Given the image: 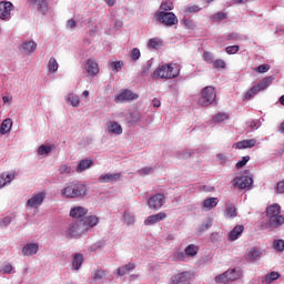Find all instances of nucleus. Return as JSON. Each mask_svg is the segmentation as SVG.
<instances>
[{
  "label": "nucleus",
  "mask_w": 284,
  "mask_h": 284,
  "mask_svg": "<svg viewBox=\"0 0 284 284\" xmlns=\"http://www.w3.org/2000/svg\"><path fill=\"white\" fill-rule=\"evenodd\" d=\"M60 194L64 199H83L88 194V186L79 181H73L65 184Z\"/></svg>",
  "instance_id": "nucleus-1"
},
{
  "label": "nucleus",
  "mask_w": 284,
  "mask_h": 284,
  "mask_svg": "<svg viewBox=\"0 0 284 284\" xmlns=\"http://www.w3.org/2000/svg\"><path fill=\"white\" fill-rule=\"evenodd\" d=\"M181 74V67L178 63L163 64L153 73L152 79H176Z\"/></svg>",
  "instance_id": "nucleus-2"
},
{
  "label": "nucleus",
  "mask_w": 284,
  "mask_h": 284,
  "mask_svg": "<svg viewBox=\"0 0 284 284\" xmlns=\"http://www.w3.org/2000/svg\"><path fill=\"white\" fill-rule=\"evenodd\" d=\"M266 216L271 227H281L284 224V216L281 215V205L273 204L266 209Z\"/></svg>",
  "instance_id": "nucleus-3"
},
{
  "label": "nucleus",
  "mask_w": 284,
  "mask_h": 284,
  "mask_svg": "<svg viewBox=\"0 0 284 284\" xmlns=\"http://www.w3.org/2000/svg\"><path fill=\"white\" fill-rule=\"evenodd\" d=\"M153 19L158 23L165 26V28H172V26L179 24V18L174 12L170 11H155Z\"/></svg>",
  "instance_id": "nucleus-4"
},
{
  "label": "nucleus",
  "mask_w": 284,
  "mask_h": 284,
  "mask_svg": "<svg viewBox=\"0 0 284 284\" xmlns=\"http://www.w3.org/2000/svg\"><path fill=\"white\" fill-rule=\"evenodd\" d=\"M216 101V89L214 87H205L202 92L201 97L197 100V105L202 108H207V105H212Z\"/></svg>",
  "instance_id": "nucleus-5"
},
{
  "label": "nucleus",
  "mask_w": 284,
  "mask_h": 284,
  "mask_svg": "<svg viewBox=\"0 0 284 284\" xmlns=\"http://www.w3.org/2000/svg\"><path fill=\"white\" fill-rule=\"evenodd\" d=\"M81 234H85L83 222H81V220L71 222L69 229L65 232L67 239H79Z\"/></svg>",
  "instance_id": "nucleus-6"
},
{
  "label": "nucleus",
  "mask_w": 284,
  "mask_h": 284,
  "mask_svg": "<svg viewBox=\"0 0 284 284\" xmlns=\"http://www.w3.org/2000/svg\"><path fill=\"white\" fill-rule=\"evenodd\" d=\"M47 196L48 193L45 191L34 193L31 197L28 199L26 207H29L30 210H39L41 205H43V201H45Z\"/></svg>",
  "instance_id": "nucleus-7"
},
{
  "label": "nucleus",
  "mask_w": 284,
  "mask_h": 284,
  "mask_svg": "<svg viewBox=\"0 0 284 284\" xmlns=\"http://www.w3.org/2000/svg\"><path fill=\"white\" fill-rule=\"evenodd\" d=\"M146 205L149 210L159 211L165 205V195L163 193H156L149 197Z\"/></svg>",
  "instance_id": "nucleus-8"
},
{
  "label": "nucleus",
  "mask_w": 284,
  "mask_h": 284,
  "mask_svg": "<svg viewBox=\"0 0 284 284\" xmlns=\"http://www.w3.org/2000/svg\"><path fill=\"white\" fill-rule=\"evenodd\" d=\"M136 99H139V94L132 92L131 90L124 89L120 91V93L115 94L114 102L125 103L130 101H136Z\"/></svg>",
  "instance_id": "nucleus-9"
},
{
  "label": "nucleus",
  "mask_w": 284,
  "mask_h": 284,
  "mask_svg": "<svg viewBox=\"0 0 284 284\" xmlns=\"http://www.w3.org/2000/svg\"><path fill=\"white\" fill-rule=\"evenodd\" d=\"M14 4L10 1H0V21H10Z\"/></svg>",
  "instance_id": "nucleus-10"
},
{
  "label": "nucleus",
  "mask_w": 284,
  "mask_h": 284,
  "mask_svg": "<svg viewBox=\"0 0 284 284\" xmlns=\"http://www.w3.org/2000/svg\"><path fill=\"white\" fill-rule=\"evenodd\" d=\"M252 183H254V180L252 179V176L248 175H240L234 178L233 180V185L235 187H239L240 190H247V187H250Z\"/></svg>",
  "instance_id": "nucleus-11"
},
{
  "label": "nucleus",
  "mask_w": 284,
  "mask_h": 284,
  "mask_svg": "<svg viewBox=\"0 0 284 284\" xmlns=\"http://www.w3.org/2000/svg\"><path fill=\"white\" fill-rule=\"evenodd\" d=\"M261 256H263V251L256 246L246 250L245 260L248 261V263H256V261H260Z\"/></svg>",
  "instance_id": "nucleus-12"
},
{
  "label": "nucleus",
  "mask_w": 284,
  "mask_h": 284,
  "mask_svg": "<svg viewBox=\"0 0 284 284\" xmlns=\"http://www.w3.org/2000/svg\"><path fill=\"white\" fill-rule=\"evenodd\" d=\"M192 278V273L190 272H182L171 277V284H190Z\"/></svg>",
  "instance_id": "nucleus-13"
},
{
  "label": "nucleus",
  "mask_w": 284,
  "mask_h": 284,
  "mask_svg": "<svg viewBox=\"0 0 284 284\" xmlns=\"http://www.w3.org/2000/svg\"><path fill=\"white\" fill-rule=\"evenodd\" d=\"M165 219H168V214L165 212H160L148 216L144 220V225H156V223H161V221H165Z\"/></svg>",
  "instance_id": "nucleus-14"
},
{
  "label": "nucleus",
  "mask_w": 284,
  "mask_h": 284,
  "mask_svg": "<svg viewBox=\"0 0 284 284\" xmlns=\"http://www.w3.org/2000/svg\"><path fill=\"white\" fill-rule=\"evenodd\" d=\"M80 222L82 223V227H84V232H88V230L99 225V217L97 215H89L83 220H80Z\"/></svg>",
  "instance_id": "nucleus-15"
},
{
  "label": "nucleus",
  "mask_w": 284,
  "mask_h": 284,
  "mask_svg": "<svg viewBox=\"0 0 284 284\" xmlns=\"http://www.w3.org/2000/svg\"><path fill=\"white\" fill-rule=\"evenodd\" d=\"M256 143H257L256 139L242 140L240 142L234 143L233 148L235 150H247V149L255 148Z\"/></svg>",
  "instance_id": "nucleus-16"
},
{
  "label": "nucleus",
  "mask_w": 284,
  "mask_h": 284,
  "mask_svg": "<svg viewBox=\"0 0 284 284\" xmlns=\"http://www.w3.org/2000/svg\"><path fill=\"white\" fill-rule=\"evenodd\" d=\"M243 232H245V226H234V229L227 234V241H230L231 243H233V241H239V239H241V236L243 235Z\"/></svg>",
  "instance_id": "nucleus-17"
},
{
  "label": "nucleus",
  "mask_w": 284,
  "mask_h": 284,
  "mask_svg": "<svg viewBox=\"0 0 284 284\" xmlns=\"http://www.w3.org/2000/svg\"><path fill=\"white\" fill-rule=\"evenodd\" d=\"M106 132L108 134H115V136H121V134H123V128L121 124H119V122L110 121L106 124Z\"/></svg>",
  "instance_id": "nucleus-18"
},
{
  "label": "nucleus",
  "mask_w": 284,
  "mask_h": 284,
  "mask_svg": "<svg viewBox=\"0 0 284 284\" xmlns=\"http://www.w3.org/2000/svg\"><path fill=\"white\" fill-rule=\"evenodd\" d=\"M134 270H136V263L129 262L128 264L118 267L115 274L116 276H125V274H130V272H134Z\"/></svg>",
  "instance_id": "nucleus-19"
},
{
  "label": "nucleus",
  "mask_w": 284,
  "mask_h": 284,
  "mask_svg": "<svg viewBox=\"0 0 284 284\" xmlns=\"http://www.w3.org/2000/svg\"><path fill=\"white\" fill-rule=\"evenodd\" d=\"M17 174L14 172H4L0 175V190L10 185L14 181Z\"/></svg>",
  "instance_id": "nucleus-20"
},
{
  "label": "nucleus",
  "mask_w": 284,
  "mask_h": 284,
  "mask_svg": "<svg viewBox=\"0 0 284 284\" xmlns=\"http://www.w3.org/2000/svg\"><path fill=\"white\" fill-rule=\"evenodd\" d=\"M121 179V173H103L99 176V183H113V181H119Z\"/></svg>",
  "instance_id": "nucleus-21"
},
{
  "label": "nucleus",
  "mask_w": 284,
  "mask_h": 284,
  "mask_svg": "<svg viewBox=\"0 0 284 284\" xmlns=\"http://www.w3.org/2000/svg\"><path fill=\"white\" fill-rule=\"evenodd\" d=\"M92 165H94V161H92L91 159L80 160L75 168V172L78 174H82V172H85V170H90Z\"/></svg>",
  "instance_id": "nucleus-22"
},
{
  "label": "nucleus",
  "mask_w": 284,
  "mask_h": 284,
  "mask_svg": "<svg viewBox=\"0 0 284 284\" xmlns=\"http://www.w3.org/2000/svg\"><path fill=\"white\" fill-rule=\"evenodd\" d=\"M39 252V243H28L22 247L23 256H34Z\"/></svg>",
  "instance_id": "nucleus-23"
},
{
  "label": "nucleus",
  "mask_w": 284,
  "mask_h": 284,
  "mask_svg": "<svg viewBox=\"0 0 284 284\" xmlns=\"http://www.w3.org/2000/svg\"><path fill=\"white\" fill-rule=\"evenodd\" d=\"M85 70L89 77H97L99 74V64L94 60H87Z\"/></svg>",
  "instance_id": "nucleus-24"
},
{
  "label": "nucleus",
  "mask_w": 284,
  "mask_h": 284,
  "mask_svg": "<svg viewBox=\"0 0 284 284\" xmlns=\"http://www.w3.org/2000/svg\"><path fill=\"white\" fill-rule=\"evenodd\" d=\"M219 205V197H207L202 202V210L204 212H210L211 210H214Z\"/></svg>",
  "instance_id": "nucleus-25"
},
{
  "label": "nucleus",
  "mask_w": 284,
  "mask_h": 284,
  "mask_svg": "<svg viewBox=\"0 0 284 284\" xmlns=\"http://www.w3.org/2000/svg\"><path fill=\"white\" fill-rule=\"evenodd\" d=\"M64 101L68 105H72V108H79L81 105V99L74 93L67 94Z\"/></svg>",
  "instance_id": "nucleus-26"
},
{
  "label": "nucleus",
  "mask_w": 284,
  "mask_h": 284,
  "mask_svg": "<svg viewBox=\"0 0 284 284\" xmlns=\"http://www.w3.org/2000/svg\"><path fill=\"white\" fill-rule=\"evenodd\" d=\"M85 214H88V209L83 206H75L70 210L71 219H81L82 216H85Z\"/></svg>",
  "instance_id": "nucleus-27"
},
{
  "label": "nucleus",
  "mask_w": 284,
  "mask_h": 284,
  "mask_svg": "<svg viewBox=\"0 0 284 284\" xmlns=\"http://www.w3.org/2000/svg\"><path fill=\"white\" fill-rule=\"evenodd\" d=\"M83 254L75 253L72 257V270L74 272H79V270H81V266L83 265Z\"/></svg>",
  "instance_id": "nucleus-28"
},
{
  "label": "nucleus",
  "mask_w": 284,
  "mask_h": 284,
  "mask_svg": "<svg viewBox=\"0 0 284 284\" xmlns=\"http://www.w3.org/2000/svg\"><path fill=\"white\" fill-rule=\"evenodd\" d=\"M225 219H236V206L232 204L231 202H226L225 204V212H224Z\"/></svg>",
  "instance_id": "nucleus-29"
},
{
  "label": "nucleus",
  "mask_w": 284,
  "mask_h": 284,
  "mask_svg": "<svg viewBox=\"0 0 284 284\" xmlns=\"http://www.w3.org/2000/svg\"><path fill=\"white\" fill-rule=\"evenodd\" d=\"M37 50V42L33 40L24 41L22 43V52L24 54H32Z\"/></svg>",
  "instance_id": "nucleus-30"
},
{
  "label": "nucleus",
  "mask_w": 284,
  "mask_h": 284,
  "mask_svg": "<svg viewBox=\"0 0 284 284\" xmlns=\"http://www.w3.org/2000/svg\"><path fill=\"white\" fill-rule=\"evenodd\" d=\"M30 3L39 10V12H48V1L47 0H30Z\"/></svg>",
  "instance_id": "nucleus-31"
},
{
  "label": "nucleus",
  "mask_w": 284,
  "mask_h": 284,
  "mask_svg": "<svg viewBox=\"0 0 284 284\" xmlns=\"http://www.w3.org/2000/svg\"><path fill=\"white\" fill-rule=\"evenodd\" d=\"M12 130V119L8 118L0 125V134H9Z\"/></svg>",
  "instance_id": "nucleus-32"
},
{
  "label": "nucleus",
  "mask_w": 284,
  "mask_h": 284,
  "mask_svg": "<svg viewBox=\"0 0 284 284\" xmlns=\"http://www.w3.org/2000/svg\"><path fill=\"white\" fill-rule=\"evenodd\" d=\"M278 278H281V273L273 271L264 276L263 284H272L274 281H278Z\"/></svg>",
  "instance_id": "nucleus-33"
},
{
  "label": "nucleus",
  "mask_w": 284,
  "mask_h": 284,
  "mask_svg": "<svg viewBox=\"0 0 284 284\" xmlns=\"http://www.w3.org/2000/svg\"><path fill=\"white\" fill-rule=\"evenodd\" d=\"M258 92H261V87H257L256 84L253 85L248 91L245 92V94H244L245 101H250V100L254 99V97H256V94H258Z\"/></svg>",
  "instance_id": "nucleus-34"
},
{
  "label": "nucleus",
  "mask_w": 284,
  "mask_h": 284,
  "mask_svg": "<svg viewBox=\"0 0 284 284\" xmlns=\"http://www.w3.org/2000/svg\"><path fill=\"white\" fill-rule=\"evenodd\" d=\"M226 276L230 281H237V278H241V268H229L226 271Z\"/></svg>",
  "instance_id": "nucleus-35"
},
{
  "label": "nucleus",
  "mask_w": 284,
  "mask_h": 284,
  "mask_svg": "<svg viewBox=\"0 0 284 284\" xmlns=\"http://www.w3.org/2000/svg\"><path fill=\"white\" fill-rule=\"evenodd\" d=\"M126 121L130 125H134L135 123H139L141 121V112L133 111L130 113V115L126 118Z\"/></svg>",
  "instance_id": "nucleus-36"
},
{
  "label": "nucleus",
  "mask_w": 284,
  "mask_h": 284,
  "mask_svg": "<svg viewBox=\"0 0 284 284\" xmlns=\"http://www.w3.org/2000/svg\"><path fill=\"white\" fill-rule=\"evenodd\" d=\"M122 219H123V222L125 223V225H132L136 221L134 213H132L130 211H124Z\"/></svg>",
  "instance_id": "nucleus-37"
},
{
  "label": "nucleus",
  "mask_w": 284,
  "mask_h": 284,
  "mask_svg": "<svg viewBox=\"0 0 284 284\" xmlns=\"http://www.w3.org/2000/svg\"><path fill=\"white\" fill-rule=\"evenodd\" d=\"M274 77H266L264 78L258 84H256L257 88H260V92L263 90H267V87L273 83Z\"/></svg>",
  "instance_id": "nucleus-38"
},
{
  "label": "nucleus",
  "mask_w": 284,
  "mask_h": 284,
  "mask_svg": "<svg viewBox=\"0 0 284 284\" xmlns=\"http://www.w3.org/2000/svg\"><path fill=\"white\" fill-rule=\"evenodd\" d=\"M171 10H174V3L166 0L161 2L160 10L158 12H170Z\"/></svg>",
  "instance_id": "nucleus-39"
},
{
  "label": "nucleus",
  "mask_w": 284,
  "mask_h": 284,
  "mask_svg": "<svg viewBox=\"0 0 284 284\" xmlns=\"http://www.w3.org/2000/svg\"><path fill=\"white\" fill-rule=\"evenodd\" d=\"M211 21H213L214 23L219 22V21H225V19H227V13L223 12V11H219L217 13H214L210 17Z\"/></svg>",
  "instance_id": "nucleus-40"
},
{
  "label": "nucleus",
  "mask_w": 284,
  "mask_h": 284,
  "mask_svg": "<svg viewBox=\"0 0 284 284\" xmlns=\"http://www.w3.org/2000/svg\"><path fill=\"white\" fill-rule=\"evenodd\" d=\"M149 50H159L161 48V40L158 38H152L148 42Z\"/></svg>",
  "instance_id": "nucleus-41"
},
{
  "label": "nucleus",
  "mask_w": 284,
  "mask_h": 284,
  "mask_svg": "<svg viewBox=\"0 0 284 284\" xmlns=\"http://www.w3.org/2000/svg\"><path fill=\"white\" fill-rule=\"evenodd\" d=\"M199 253V248L196 247V245L194 244H190L185 250H184V254L185 256H196V254Z\"/></svg>",
  "instance_id": "nucleus-42"
},
{
  "label": "nucleus",
  "mask_w": 284,
  "mask_h": 284,
  "mask_svg": "<svg viewBox=\"0 0 284 284\" xmlns=\"http://www.w3.org/2000/svg\"><path fill=\"white\" fill-rule=\"evenodd\" d=\"M230 119V114L225 112H220L213 118V123H223V121H227Z\"/></svg>",
  "instance_id": "nucleus-43"
},
{
  "label": "nucleus",
  "mask_w": 284,
  "mask_h": 284,
  "mask_svg": "<svg viewBox=\"0 0 284 284\" xmlns=\"http://www.w3.org/2000/svg\"><path fill=\"white\" fill-rule=\"evenodd\" d=\"M216 161L220 163V165H227L230 164V156H227L225 153H217Z\"/></svg>",
  "instance_id": "nucleus-44"
},
{
  "label": "nucleus",
  "mask_w": 284,
  "mask_h": 284,
  "mask_svg": "<svg viewBox=\"0 0 284 284\" xmlns=\"http://www.w3.org/2000/svg\"><path fill=\"white\" fill-rule=\"evenodd\" d=\"M50 152H52V146L42 144L38 148V156H48V154H50Z\"/></svg>",
  "instance_id": "nucleus-45"
},
{
  "label": "nucleus",
  "mask_w": 284,
  "mask_h": 284,
  "mask_svg": "<svg viewBox=\"0 0 284 284\" xmlns=\"http://www.w3.org/2000/svg\"><path fill=\"white\" fill-rule=\"evenodd\" d=\"M48 70L49 72H57V70H59V62H57L55 58H50L49 62H48Z\"/></svg>",
  "instance_id": "nucleus-46"
},
{
  "label": "nucleus",
  "mask_w": 284,
  "mask_h": 284,
  "mask_svg": "<svg viewBox=\"0 0 284 284\" xmlns=\"http://www.w3.org/2000/svg\"><path fill=\"white\" fill-rule=\"evenodd\" d=\"M247 130L248 132H254L255 130H258L261 128L262 123L261 120H253L251 122H247Z\"/></svg>",
  "instance_id": "nucleus-47"
},
{
  "label": "nucleus",
  "mask_w": 284,
  "mask_h": 284,
  "mask_svg": "<svg viewBox=\"0 0 284 284\" xmlns=\"http://www.w3.org/2000/svg\"><path fill=\"white\" fill-rule=\"evenodd\" d=\"M138 173L141 176H148L150 174H154V168L153 166H144L138 171Z\"/></svg>",
  "instance_id": "nucleus-48"
},
{
  "label": "nucleus",
  "mask_w": 284,
  "mask_h": 284,
  "mask_svg": "<svg viewBox=\"0 0 284 284\" xmlns=\"http://www.w3.org/2000/svg\"><path fill=\"white\" fill-rule=\"evenodd\" d=\"M108 276V271L105 270H95L93 273V278L95 281H101V278H105Z\"/></svg>",
  "instance_id": "nucleus-49"
},
{
  "label": "nucleus",
  "mask_w": 284,
  "mask_h": 284,
  "mask_svg": "<svg viewBox=\"0 0 284 284\" xmlns=\"http://www.w3.org/2000/svg\"><path fill=\"white\" fill-rule=\"evenodd\" d=\"M14 266H12L10 263L4 264L0 270V274H14Z\"/></svg>",
  "instance_id": "nucleus-50"
},
{
  "label": "nucleus",
  "mask_w": 284,
  "mask_h": 284,
  "mask_svg": "<svg viewBox=\"0 0 284 284\" xmlns=\"http://www.w3.org/2000/svg\"><path fill=\"white\" fill-rule=\"evenodd\" d=\"M215 283H217V284L230 283V278L227 277V273L224 272L223 274H220V275L215 276Z\"/></svg>",
  "instance_id": "nucleus-51"
},
{
  "label": "nucleus",
  "mask_w": 284,
  "mask_h": 284,
  "mask_svg": "<svg viewBox=\"0 0 284 284\" xmlns=\"http://www.w3.org/2000/svg\"><path fill=\"white\" fill-rule=\"evenodd\" d=\"M194 154L192 150H184L176 153V159H190Z\"/></svg>",
  "instance_id": "nucleus-52"
},
{
  "label": "nucleus",
  "mask_w": 284,
  "mask_h": 284,
  "mask_svg": "<svg viewBox=\"0 0 284 284\" xmlns=\"http://www.w3.org/2000/svg\"><path fill=\"white\" fill-rule=\"evenodd\" d=\"M58 172L59 174H72V166L70 164H62Z\"/></svg>",
  "instance_id": "nucleus-53"
},
{
  "label": "nucleus",
  "mask_w": 284,
  "mask_h": 284,
  "mask_svg": "<svg viewBox=\"0 0 284 284\" xmlns=\"http://www.w3.org/2000/svg\"><path fill=\"white\" fill-rule=\"evenodd\" d=\"M212 65H213V68H216L217 70H225V68H226L225 61L222 59L213 60Z\"/></svg>",
  "instance_id": "nucleus-54"
},
{
  "label": "nucleus",
  "mask_w": 284,
  "mask_h": 284,
  "mask_svg": "<svg viewBox=\"0 0 284 284\" xmlns=\"http://www.w3.org/2000/svg\"><path fill=\"white\" fill-rule=\"evenodd\" d=\"M203 61L206 63H214V54L210 51H204L203 52Z\"/></svg>",
  "instance_id": "nucleus-55"
},
{
  "label": "nucleus",
  "mask_w": 284,
  "mask_h": 284,
  "mask_svg": "<svg viewBox=\"0 0 284 284\" xmlns=\"http://www.w3.org/2000/svg\"><path fill=\"white\" fill-rule=\"evenodd\" d=\"M273 247H274V250H277V252H283L284 251V240H275L273 242Z\"/></svg>",
  "instance_id": "nucleus-56"
},
{
  "label": "nucleus",
  "mask_w": 284,
  "mask_h": 284,
  "mask_svg": "<svg viewBox=\"0 0 284 284\" xmlns=\"http://www.w3.org/2000/svg\"><path fill=\"white\" fill-rule=\"evenodd\" d=\"M184 12L186 14H192V12H201V7L193 4L184 8Z\"/></svg>",
  "instance_id": "nucleus-57"
},
{
  "label": "nucleus",
  "mask_w": 284,
  "mask_h": 284,
  "mask_svg": "<svg viewBox=\"0 0 284 284\" xmlns=\"http://www.w3.org/2000/svg\"><path fill=\"white\" fill-rule=\"evenodd\" d=\"M102 247H105V241H99L90 246L91 252H97V250H102Z\"/></svg>",
  "instance_id": "nucleus-58"
},
{
  "label": "nucleus",
  "mask_w": 284,
  "mask_h": 284,
  "mask_svg": "<svg viewBox=\"0 0 284 284\" xmlns=\"http://www.w3.org/2000/svg\"><path fill=\"white\" fill-rule=\"evenodd\" d=\"M186 255L183 251H175L173 254V261H185Z\"/></svg>",
  "instance_id": "nucleus-59"
},
{
  "label": "nucleus",
  "mask_w": 284,
  "mask_h": 284,
  "mask_svg": "<svg viewBox=\"0 0 284 284\" xmlns=\"http://www.w3.org/2000/svg\"><path fill=\"white\" fill-rule=\"evenodd\" d=\"M110 67L114 72H120V70L123 68V61L111 62Z\"/></svg>",
  "instance_id": "nucleus-60"
},
{
  "label": "nucleus",
  "mask_w": 284,
  "mask_h": 284,
  "mask_svg": "<svg viewBox=\"0 0 284 284\" xmlns=\"http://www.w3.org/2000/svg\"><path fill=\"white\" fill-rule=\"evenodd\" d=\"M239 50H241V47L235 44V45L226 47L225 52H226V54H236V52H239Z\"/></svg>",
  "instance_id": "nucleus-61"
},
{
  "label": "nucleus",
  "mask_w": 284,
  "mask_h": 284,
  "mask_svg": "<svg viewBox=\"0 0 284 284\" xmlns=\"http://www.w3.org/2000/svg\"><path fill=\"white\" fill-rule=\"evenodd\" d=\"M131 59L133 61H139V59H141V50H139V48H134L131 51Z\"/></svg>",
  "instance_id": "nucleus-62"
},
{
  "label": "nucleus",
  "mask_w": 284,
  "mask_h": 284,
  "mask_svg": "<svg viewBox=\"0 0 284 284\" xmlns=\"http://www.w3.org/2000/svg\"><path fill=\"white\" fill-rule=\"evenodd\" d=\"M182 23L184 24L186 30H194V21H192L191 19L184 18L182 20Z\"/></svg>",
  "instance_id": "nucleus-63"
},
{
  "label": "nucleus",
  "mask_w": 284,
  "mask_h": 284,
  "mask_svg": "<svg viewBox=\"0 0 284 284\" xmlns=\"http://www.w3.org/2000/svg\"><path fill=\"white\" fill-rule=\"evenodd\" d=\"M12 223V217L11 216H6L2 220H0V227H8Z\"/></svg>",
  "instance_id": "nucleus-64"
}]
</instances>
